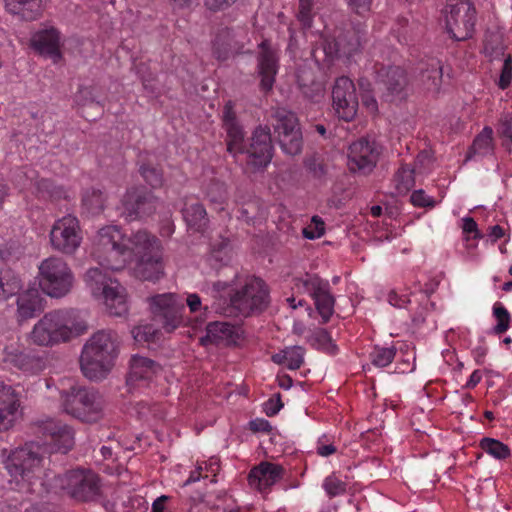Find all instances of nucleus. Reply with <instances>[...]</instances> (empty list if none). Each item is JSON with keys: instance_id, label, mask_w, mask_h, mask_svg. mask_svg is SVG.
<instances>
[{"instance_id": "f257e3e1", "label": "nucleus", "mask_w": 512, "mask_h": 512, "mask_svg": "<svg viewBox=\"0 0 512 512\" xmlns=\"http://www.w3.org/2000/svg\"><path fill=\"white\" fill-rule=\"evenodd\" d=\"M159 249L158 239L146 230L125 237L117 226L110 225L97 232L92 255L108 268L120 270L126 264L136 263Z\"/></svg>"}, {"instance_id": "f03ea898", "label": "nucleus", "mask_w": 512, "mask_h": 512, "mask_svg": "<svg viewBox=\"0 0 512 512\" xmlns=\"http://www.w3.org/2000/svg\"><path fill=\"white\" fill-rule=\"evenodd\" d=\"M120 343L119 335L111 329H101L92 334L80 356L84 376L94 381L105 378L118 357Z\"/></svg>"}, {"instance_id": "7ed1b4c3", "label": "nucleus", "mask_w": 512, "mask_h": 512, "mask_svg": "<svg viewBox=\"0 0 512 512\" xmlns=\"http://www.w3.org/2000/svg\"><path fill=\"white\" fill-rule=\"evenodd\" d=\"M87 330L84 322L75 324L71 313L54 310L46 313L28 334L29 341L37 346L48 347L69 341L74 335Z\"/></svg>"}, {"instance_id": "20e7f679", "label": "nucleus", "mask_w": 512, "mask_h": 512, "mask_svg": "<svg viewBox=\"0 0 512 512\" xmlns=\"http://www.w3.org/2000/svg\"><path fill=\"white\" fill-rule=\"evenodd\" d=\"M60 407L83 423H96L104 417V400L100 393L84 386H72L60 391Z\"/></svg>"}, {"instance_id": "39448f33", "label": "nucleus", "mask_w": 512, "mask_h": 512, "mask_svg": "<svg viewBox=\"0 0 512 512\" xmlns=\"http://www.w3.org/2000/svg\"><path fill=\"white\" fill-rule=\"evenodd\" d=\"M43 457L37 445H25L13 450L5 461V468L20 491L34 492L40 480Z\"/></svg>"}, {"instance_id": "423d86ee", "label": "nucleus", "mask_w": 512, "mask_h": 512, "mask_svg": "<svg viewBox=\"0 0 512 512\" xmlns=\"http://www.w3.org/2000/svg\"><path fill=\"white\" fill-rule=\"evenodd\" d=\"M270 304L269 289L266 283L257 277L248 278L245 284L230 297V304L225 309L228 316L248 317L261 313Z\"/></svg>"}, {"instance_id": "0eeeda50", "label": "nucleus", "mask_w": 512, "mask_h": 512, "mask_svg": "<svg viewBox=\"0 0 512 512\" xmlns=\"http://www.w3.org/2000/svg\"><path fill=\"white\" fill-rule=\"evenodd\" d=\"M38 281L45 294L61 298L72 290L74 274L63 258L50 256L42 260L38 266Z\"/></svg>"}, {"instance_id": "6e6552de", "label": "nucleus", "mask_w": 512, "mask_h": 512, "mask_svg": "<svg viewBox=\"0 0 512 512\" xmlns=\"http://www.w3.org/2000/svg\"><path fill=\"white\" fill-rule=\"evenodd\" d=\"M447 32L455 41H464L473 36L476 9L468 0H447L442 11Z\"/></svg>"}, {"instance_id": "1a4fd4ad", "label": "nucleus", "mask_w": 512, "mask_h": 512, "mask_svg": "<svg viewBox=\"0 0 512 512\" xmlns=\"http://www.w3.org/2000/svg\"><path fill=\"white\" fill-rule=\"evenodd\" d=\"M275 119L274 131L282 151L295 156L302 151L303 139L298 119L294 112L277 107L272 113Z\"/></svg>"}, {"instance_id": "9d476101", "label": "nucleus", "mask_w": 512, "mask_h": 512, "mask_svg": "<svg viewBox=\"0 0 512 512\" xmlns=\"http://www.w3.org/2000/svg\"><path fill=\"white\" fill-rule=\"evenodd\" d=\"M294 284L311 296L322 323H327L334 313L335 305L329 282L316 274L307 273L303 277L294 278Z\"/></svg>"}, {"instance_id": "9b49d317", "label": "nucleus", "mask_w": 512, "mask_h": 512, "mask_svg": "<svg viewBox=\"0 0 512 512\" xmlns=\"http://www.w3.org/2000/svg\"><path fill=\"white\" fill-rule=\"evenodd\" d=\"M150 308L154 320L158 322L166 332H172L183 321L184 304L174 293L154 295L149 298Z\"/></svg>"}, {"instance_id": "f8f14e48", "label": "nucleus", "mask_w": 512, "mask_h": 512, "mask_svg": "<svg viewBox=\"0 0 512 512\" xmlns=\"http://www.w3.org/2000/svg\"><path fill=\"white\" fill-rule=\"evenodd\" d=\"M62 487L75 500L93 501L100 495V477L92 470H71L65 473Z\"/></svg>"}, {"instance_id": "ddd939ff", "label": "nucleus", "mask_w": 512, "mask_h": 512, "mask_svg": "<svg viewBox=\"0 0 512 512\" xmlns=\"http://www.w3.org/2000/svg\"><path fill=\"white\" fill-rule=\"evenodd\" d=\"M82 242L79 221L75 216L66 215L53 224L50 230V243L54 250L72 255Z\"/></svg>"}, {"instance_id": "4468645a", "label": "nucleus", "mask_w": 512, "mask_h": 512, "mask_svg": "<svg viewBox=\"0 0 512 512\" xmlns=\"http://www.w3.org/2000/svg\"><path fill=\"white\" fill-rule=\"evenodd\" d=\"M381 154L379 144L368 137H361L348 148V167L352 172L367 175L373 171Z\"/></svg>"}, {"instance_id": "2eb2a0df", "label": "nucleus", "mask_w": 512, "mask_h": 512, "mask_svg": "<svg viewBox=\"0 0 512 512\" xmlns=\"http://www.w3.org/2000/svg\"><path fill=\"white\" fill-rule=\"evenodd\" d=\"M358 104L354 82L346 76L337 78L332 88V107L336 115L351 121L357 114Z\"/></svg>"}, {"instance_id": "dca6fc26", "label": "nucleus", "mask_w": 512, "mask_h": 512, "mask_svg": "<svg viewBox=\"0 0 512 512\" xmlns=\"http://www.w3.org/2000/svg\"><path fill=\"white\" fill-rule=\"evenodd\" d=\"M247 154V165L254 170L266 167L273 157V145L270 129L265 126H258L252 136L249 147L245 150Z\"/></svg>"}, {"instance_id": "f3484780", "label": "nucleus", "mask_w": 512, "mask_h": 512, "mask_svg": "<svg viewBox=\"0 0 512 512\" xmlns=\"http://www.w3.org/2000/svg\"><path fill=\"white\" fill-rule=\"evenodd\" d=\"M260 52L257 56V69L260 77L261 90L268 92L273 88L275 76L279 68L278 50L271 46L268 40L259 44Z\"/></svg>"}, {"instance_id": "a211bd4d", "label": "nucleus", "mask_w": 512, "mask_h": 512, "mask_svg": "<svg viewBox=\"0 0 512 512\" xmlns=\"http://www.w3.org/2000/svg\"><path fill=\"white\" fill-rule=\"evenodd\" d=\"M366 34V30L360 25L349 26L338 30L333 41H327L325 47H335L337 57H350L366 42Z\"/></svg>"}, {"instance_id": "6ab92c4d", "label": "nucleus", "mask_w": 512, "mask_h": 512, "mask_svg": "<svg viewBox=\"0 0 512 512\" xmlns=\"http://www.w3.org/2000/svg\"><path fill=\"white\" fill-rule=\"evenodd\" d=\"M161 372V366L154 360L134 355L130 360L126 384L130 389L147 387Z\"/></svg>"}, {"instance_id": "aec40b11", "label": "nucleus", "mask_w": 512, "mask_h": 512, "mask_svg": "<svg viewBox=\"0 0 512 512\" xmlns=\"http://www.w3.org/2000/svg\"><path fill=\"white\" fill-rule=\"evenodd\" d=\"M36 432L49 436L58 449L67 453L74 445V430L71 426L53 418H45L35 422Z\"/></svg>"}, {"instance_id": "412c9836", "label": "nucleus", "mask_w": 512, "mask_h": 512, "mask_svg": "<svg viewBox=\"0 0 512 512\" xmlns=\"http://www.w3.org/2000/svg\"><path fill=\"white\" fill-rule=\"evenodd\" d=\"M21 391L4 383L0 384V431L10 429L16 422L21 407Z\"/></svg>"}, {"instance_id": "4be33fe9", "label": "nucleus", "mask_w": 512, "mask_h": 512, "mask_svg": "<svg viewBox=\"0 0 512 512\" xmlns=\"http://www.w3.org/2000/svg\"><path fill=\"white\" fill-rule=\"evenodd\" d=\"M222 126L227 134V151L233 156L244 152V130L238 122L234 105L228 101L223 109Z\"/></svg>"}, {"instance_id": "5701e85b", "label": "nucleus", "mask_w": 512, "mask_h": 512, "mask_svg": "<svg viewBox=\"0 0 512 512\" xmlns=\"http://www.w3.org/2000/svg\"><path fill=\"white\" fill-rule=\"evenodd\" d=\"M156 198L149 192L132 190L123 198L124 213L129 221L152 214L156 210Z\"/></svg>"}, {"instance_id": "b1692460", "label": "nucleus", "mask_w": 512, "mask_h": 512, "mask_svg": "<svg viewBox=\"0 0 512 512\" xmlns=\"http://www.w3.org/2000/svg\"><path fill=\"white\" fill-rule=\"evenodd\" d=\"M378 82L386 90L385 97L389 101L403 98L407 86L405 71L398 66L383 67L378 71Z\"/></svg>"}, {"instance_id": "393cba45", "label": "nucleus", "mask_w": 512, "mask_h": 512, "mask_svg": "<svg viewBox=\"0 0 512 512\" xmlns=\"http://www.w3.org/2000/svg\"><path fill=\"white\" fill-rule=\"evenodd\" d=\"M284 475V468L278 464L261 462L248 474V483L252 488L263 492L278 482Z\"/></svg>"}, {"instance_id": "a878e982", "label": "nucleus", "mask_w": 512, "mask_h": 512, "mask_svg": "<svg viewBox=\"0 0 512 512\" xmlns=\"http://www.w3.org/2000/svg\"><path fill=\"white\" fill-rule=\"evenodd\" d=\"M60 45V32L53 27L40 30L31 38V46L41 55L53 59L54 62L62 57Z\"/></svg>"}, {"instance_id": "bb28decb", "label": "nucleus", "mask_w": 512, "mask_h": 512, "mask_svg": "<svg viewBox=\"0 0 512 512\" xmlns=\"http://www.w3.org/2000/svg\"><path fill=\"white\" fill-rule=\"evenodd\" d=\"M296 78L298 87L305 98L316 103L324 97V84L316 79V74L312 67L308 65L299 66Z\"/></svg>"}, {"instance_id": "cd10ccee", "label": "nucleus", "mask_w": 512, "mask_h": 512, "mask_svg": "<svg viewBox=\"0 0 512 512\" xmlns=\"http://www.w3.org/2000/svg\"><path fill=\"white\" fill-rule=\"evenodd\" d=\"M102 267H92L88 269L84 275L86 286L91 291L92 295L96 298H101L107 293V290L113 288L114 284L119 283L111 277L108 268L98 260ZM111 271H114L111 269Z\"/></svg>"}, {"instance_id": "c85d7f7f", "label": "nucleus", "mask_w": 512, "mask_h": 512, "mask_svg": "<svg viewBox=\"0 0 512 512\" xmlns=\"http://www.w3.org/2000/svg\"><path fill=\"white\" fill-rule=\"evenodd\" d=\"M443 80V66L441 61L431 59L425 66L421 67L419 83L422 89L432 96L440 93Z\"/></svg>"}, {"instance_id": "c756f323", "label": "nucleus", "mask_w": 512, "mask_h": 512, "mask_svg": "<svg viewBox=\"0 0 512 512\" xmlns=\"http://www.w3.org/2000/svg\"><path fill=\"white\" fill-rule=\"evenodd\" d=\"M237 329L235 325L228 322L215 321L206 326V335L201 338V343L219 344L221 342H235L237 339Z\"/></svg>"}, {"instance_id": "7c9ffc66", "label": "nucleus", "mask_w": 512, "mask_h": 512, "mask_svg": "<svg viewBox=\"0 0 512 512\" xmlns=\"http://www.w3.org/2000/svg\"><path fill=\"white\" fill-rule=\"evenodd\" d=\"M6 10L23 20L38 19L43 12V0H4Z\"/></svg>"}, {"instance_id": "2f4dec72", "label": "nucleus", "mask_w": 512, "mask_h": 512, "mask_svg": "<svg viewBox=\"0 0 512 512\" xmlns=\"http://www.w3.org/2000/svg\"><path fill=\"white\" fill-rule=\"evenodd\" d=\"M136 275L148 281H156L164 273L161 249L135 263Z\"/></svg>"}, {"instance_id": "473e14b6", "label": "nucleus", "mask_w": 512, "mask_h": 512, "mask_svg": "<svg viewBox=\"0 0 512 512\" xmlns=\"http://www.w3.org/2000/svg\"><path fill=\"white\" fill-rule=\"evenodd\" d=\"M42 309V298L37 289H28L19 294L17 298V314L21 320L33 318Z\"/></svg>"}, {"instance_id": "72a5a7b5", "label": "nucleus", "mask_w": 512, "mask_h": 512, "mask_svg": "<svg viewBox=\"0 0 512 512\" xmlns=\"http://www.w3.org/2000/svg\"><path fill=\"white\" fill-rule=\"evenodd\" d=\"M101 298L109 315L121 317L127 314L126 290L120 283L114 284L113 288L108 289Z\"/></svg>"}, {"instance_id": "f704fd0d", "label": "nucleus", "mask_w": 512, "mask_h": 512, "mask_svg": "<svg viewBox=\"0 0 512 512\" xmlns=\"http://www.w3.org/2000/svg\"><path fill=\"white\" fill-rule=\"evenodd\" d=\"M493 130L485 126L482 131L474 138L470 146L465 161H469L475 156L486 157L494 154Z\"/></svg>"}, {"instance_id": "c9c22d12", "label": "nucleus", "mask_w": 512, "mask_h": 512, "mask_svg": "<svg viewBox=\"0 0 512 512\" xmlns=\"http://www.w3.org/2000/svg\"><path fill=\"white\" fill-rule=\"evenodd\" d=\"M305 349L302 346L285 347L272 355L271 360L279 365H285L289 370H297L304 363Z\"/></svg>"}, {"instance_id": "e433bc0d", "label": "nucleus", "mask_w": 512, "mask_h": 512, "mask_svg": "<svg viewBox=\"0 0 512 512\" xmlns=\"http://www.w3.org/2000/svg\"><path fill=\"white\" fill-rule=\"evenodd\" d=\"M506 44L500 31L487 30L483 40V53L490 60L500 59L505 55Z\"/></svg>"}, {"instance_id": "4c0bfd02", "label": "nucleus", "mask_w": 512, "mask_h": 512, "mask_svg": "<svg viewBox=\"0 0 512 512\" xmlns=\"http://www.w3.org/2000/svg\"><path fill=\"white\" fill-rule=\"evenodd\" d=\"M182 214L188 226L198 231L208 223L206 209L199 202H186L182 208Z\"/></svg>"}, {"instance_id": "58836bf2", "label": "nucleus", "mask_w": 512, "mask_h": 512, "mask_svg": "<svg viewBox=\"0 0 512 512\" xmlns=\"http://www.w3.org/2000/svg\"><path fill=\"white\" fill-rule=\"evenodd\" d=\"M22 286V280L15 271L8 268L0 271V300L18 294Z\"/></svg>"}, {"instance_id": "ea45409f", "label": "nucleus", "mask_w": 512, "mask_h": 512, "mask_svg": "<svg viewBox=\"0 0 512 512\" xmlns=\"http://www.w3.org/2000/svg\"><path fill=\"white\" fill-rule=\"evenodd\" d=\"M308 342L313 348L330 355H335L338 351V348L333 342L329 332L324 328L316 329L308 338Z\"/></svg>"}, {"instance_id": "a19ab883", "label": "nucleus", "mask_w": 512, "mask_h": 512, "mask_svg": "<svg viewBox=\"0 0 512 512\" xmlns=\"http://www.w3.org/2000/svg\"><path fill=\"white\" fill-rule=\"evenodd\" d=\"M105 197L101 190L95 188L86 189L82 196L83 208L90 214L96 215L103 211Z\"/></svg>"}, {"instance_id": "79ce46f5", "label": "nucleus", "mask_w": 512, "mask_h": 512, "mask_svg": "<svg viewBox=\"0 0 512 512\" xmlns=\"http://www.w3.org/2000/svg\"><path fill=\"white\" fill-rule=\"evenodd\" d=\"M206 197L215 209L223 210L228 197L226 185L220 181H211L206 188Z\"/></svg>"}, {"instance_id": "37998d69", "label": "nucleus", "mask_w": 512, "mask_h": 512, "mask_svg": "<svg viewBox=\"0 0 512 512\" xmlns=\"http://www.w3.org/2000/svg\"><path fill=\"white\" fill-rule=\"evenodd\" d=\"M396 352L397 350L393 345L390 347L376 345L370 352L369 359L374 366L383 368L392 363L396 356Z\"/></svg>"}, {"instance_id": "c03bdc74", "label": "nucleus", "mask_w": 512, "mask_h": 512, "mask_svg": "<svg viewBox=\"0 0 512 512\" xmlns=\"http://www.w3.org/2000/svg\"><path fill=\"white\" fill-rule=\"evenodd\" d=\"M479 445L483 451L495 459L504 460L510 456V448L497 439L485 437L481 439Z\"/></svg>"}, {"instance_id": "a18cd8bd", "label": "nucleus", "mask_w": 512, "mask_h": 512, "mask_svg": "<svg viewBox=\"0 0 512 512\" xmlns=\"http://www.w3.org/2000/svg\"><path fill=\"white\" fill-rule=\"evenodd\" d=\"M396 189L399 193L409 191L415 184L414 169L402 165L395 174Z\"/></svg>"}, {"instance_id": "49530a36", "label": "nucleus", "mask_w": 512, "mask_h": 512, "mask_svg": "<svg viewBox=\"0 0 512 512\" xmlns=\"http://www.w3.org/2000/svg\"><path fill=\"white\" fill-rule=\"evenodd\" d=\"M493 316L497 320V324L492 328L491 333L501 335L509 328L511 320L510 313L502 304L495 303L493 306Z\"/></svg>"}, {"instance_id": "de8ad7c7", "label": "nucleus", "mask_w": 512, "mask_h": 512, "mask_svg": "<svg viewBox=\"0 0 512 512\" xmlns=\"http://www.w3.org/2000/svg\"><path fill=\"white\" fill-rule=\"evenodd\" d=\"M139 172L151 187L158 188L162 186L164 179L160 168L149 163H143L139 168Z\"/></svg>"}, {"instance_id": "09e8293b", "label": "nucleus", "mask_w": 512, "mask_h": 512, "mask_svg": "<svg viewBox=\"0 0 512 512\" xmlns=\"http://www.w3.org/2000/svg\"><path fill=\"white\" fill-rule=\"evenodd\" d=\"M6 360L25 372L33 371L35 365V358L23 351L8 352Z\"/></svg>"}, {"instance_id": "8fccbe9b", "label": "nucleus", "mask_w": 512, "mask_h": 512, "mask_svg": "<svg viewBox=\"0 0 512 512\" xmlns=\"http://www.w3.org/2000/svg\"><path fill=\"white\" fill-rule=\"evenodd\" d=\"M313 0H298L297 20L301 23L303 29L312 27L315 13L313 11Z\"/></svg>"}, {"instance_id": "3c124183", "label": "nucleus", "mask_w": 512, "mask_h": 512, "mask_svg": "<svg viewBox=\"0 0 512 512\" xmlns=\"http://www.w3.org/2000/svg\"><path fill=\"white\" fill-rule=\"evenodd\" d=\"M237 203L240 204V207L238 208L239 215L237 217L246 223H250L259 212V201L254 198H250L248 201L242 202L237 199Z\"/></svg>"}, {"instance_id": "603ef678", "label": "nucleus", "mask_w": 512, "mask_h": 512, "mask_svg": "<svg viewBox=\"0 0 512 512\" xmlns=\"http://www.w3.org/2000/svg\"><path fill=\"white\" fill-rule=\"evenodd\" d=\"M157 329L152 324L134 327L132 334L137 342H150L155 339Z\"/></svg>"}, {"instance_id": "864d4df0", "label": "nucleus", "mask_w": 512, "mask_h": 512, "mask_svg": "<svg viewBox=\"0 0 512 512\" xmlns=\"http://www.w3.org/2000/svg\"><path fill=\"white\" fill-rule=\"evenodd\" d=\"M323 488L329 497H335L345 492V484L337 477L331 475L325 478Z\"/></svg>"}, {"instance_id": "5fc2aeb1", "label": "nucleus", "mask_w": 512, "mask_h": 512, "mask_svg": "<svg viewBox=\"0 0 512 512\" xmlns=\"http://www.w3.org/2000/svg\"><path fill=\"white\" fill-rule=\"evenodd\" d=\"M512 82V57L507 55L501 69L498 87L502 90L507 89Z\"/></svg>"}, {"instance_id": "6e6d98bb", "label": "nucleus", "mask_w": 512, "mask_h": 512, "mask_svg": "<svg viewBox=\"0 0 512 512\" xmlns=\"http://www.w3.org/2000/svg\"><path fill=\"white\" fill-rule=\"evenodd\" d=\"M312 222L314 226H308L303 229V236L307 239L313 240L320 238L325 231L324 221L319 216H313Z\"/></svg>"}, {"instance_id": "4d7b16f0", "label": "nucleus", "mask_w": 512, "mask_h": 512, "mask_svg": "<svg viewBox=\"0 0 512 512\" xmlns=\"http://www.w3.org/2000/svg\"><path fill=\"white\" fill-rule=\"evenodd\" d=\"M231 34V31L229 29H226L221 34H219L215 40L214 43V54L219 60H226L229 57L230 52L232 51L231 45H229V48H220V42L222 38L229 37Z\"/></svg>"}, {"instance_id": "13d9d810", "label": "nucleus", "mask_w": 512, "mask_h": 512, "mask_svg": "<svg viewBox=\"0 0 512 512\" xmlns=\"http://www.w3.org/2000/svg\"><path fill=\"white\" fill-rule=\"evenodd\" d=\"M283 407L280 393L274 395L264 403V412L267 416H275Z\"/></svg>"}, {"instance_id": "bf43d9fd", "label": "nucleus", "mask_w": 512, "mask_h": 512, "mask_svg": "<svg viewBox=\"0 0 512 512\" xmlns=\"http://www.w3.org/2000/svg\"><path fill=\"white\" fill-rule=\"evenodd\" d=\"M411 202L414 206L417 207H433L434 206V200L426 195V193L423 190H416L412 193Z\"/></svg>"}, {"instance_id": "052dcab7", "label": "nucleus", "mask_w": 512, "mask_h": 512, "mask_svg": "<svg viewBox=\"0 0 512 512\" xmlns=\"http://www.w3.org/2000/svg\"><path fill=\"white\" fill-rule=\"evenodd\" d=\"M186 303L191 313L200 312L202 310H208V306L202 304L200 296L196 293L188 294L186 298Z\"/></svg>"}, {"instance_id": "680f3d73", "label": "nucleus", "mask_w": 512, "mask_h": 512, "mask_svg": "<svg viewBox=\"0 0 512 512\" xmlns=\"http://www.w3.org/2000/svg\"><path fill=\"white\" fill-rule=\"evenodd\" d=\"M307 169L313 174L316 178H321L326 174L325 165L316 158H310L305 163Z\"/></svg>"}, {"instance_id": "e2e57ef3", "label": "nucleus", "mask_w": 512, "mask_h": 512, "mask_svg": "<svg viewBox=\"0 0 512 512\" xmlns=\"http://www.w3.org/2000/svg\"><path fill=\"white\" fill-rule=\"evenodd\" d=\"M462 230L464 234H473V239H481L482 234L478 230L476 221L471 217L463 218Z\"/></svg>"}, {"instance_id": "0e129e2a", "label": "nucleus", "mask_w": 512, "mask_h": 512, "mask_svg": "<svg viewBox=\"0 0 512 512\" xmlns=\"http://www.w3.org/2000/svg\"><path fill=\"white\" fill-rule=\"evenodd\" d=\"M77 101L81 105H89L96 103L100 106V102L96 101L92 94V89L89 87L81 88L77 94Z\"/></svg>"}, {"instance_id": "69168bd1", "label": "nucleus", "mask_w": 512, "mask_h": 512, "mask_svg": "<svg viewBox=\"0 0 512 512\" xmlns=\"http://www.w3.org/2000/svg\"><path fill=\"white\" fill-rule=\"evenodd\" d=\"M249 428L253 432H266L269 433L272 430V426L269 421L263 418H257L249 422Z\"/></svg>"}, {"instance_id": "338daca9", "label": "nucleus", "mask_w": 512, "mask_h": 512, "mask_svg": "<svg viewBox=\"0 0 512 512\" xmlns=\"http://www.w3.org/2000/svg\"><path fill=\"white\" fill-rule=\"evenodd\" d=\"M236 1L237 0H205V5L209 10L218 11L231 6Z\"/></svg>"}, {"instance_id": "774afa93", "label": "nucleus", "mask_w": 512, "mask_h": 512, "mask_svg": "<svg viewBox=\"0 0 512 512\" xmlns=\"http://www.w3.org/2000/svg\"><path fill=\"white\" fill-rule=\"evenodd\" d=\"M349 6L358 14L369 11L371 0H347Z\"/></svg>"}]
</instances>
